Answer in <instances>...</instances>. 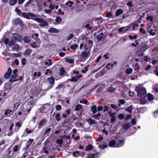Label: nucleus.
<instances>
[{"label":"nucleus","instance_id":"nucleus-1","mask_svg":"<svg viewBox=\"0 0 158 158\" xmlns=\"http://www.w3.org/2000/svg\"><path fill=\"white\" fill-rule=\"evenodd\" d=\"M135 90L137 93V95L139 96L141 98L140 102L142 104H144L145 102L142 103L141 102L142 98L143 99L146 96V91L145 88L142 86L139 85L136 87Z\"/></svg>","mask_w":158,"mask_h":158},{"label":"nucleus","instance_id":"nucleus-64","mask_svg":"<svg viewBox=\"0 0 158 158\" xmlns=\"http://www.w3.org/2000/svg\"><path fill=\"white\" fill-rule=\"evenodd\" d=\"M49 7L52 10H53L55 7V6L53 5H52V3H51L50 5L49 6Z\"/></svg>","mask_w":158,"mask_h":158},{"label":"nucleus","instance_id":"nucleus-58","mask_svg":"<svg viewBox=\"0 0 158 158\" xmlns=\"http://www.w3.org/2000/svg\"><path fill=\"white\" fill-rule=\"evenodd\" d=\"M26 60L24 58L22 59L21 60V63L23 65H24L26 64Z\"/></svg>","mask_w":158,"mask_h":158},{"label":"nucleus","instance_id":"nucleus-54","mask_svg":"<svg viewBox=\"0 0 158 158\" xmlns=\"http://www.w3.org/2000/svg\"><path fill=\"white\" fill-rule=\"evenodd\" d=\"M112 14L111 12H109L107 14H106V17L108 18H110L112 17Z\"/></svg>","mask_w":158,"mask_h":158},{"label":"nucleus","instance_id":"nucleus-16","mask_svg":"<svg viewBox=\"0 0 158 158\" xmlns=\"http://www.w3.org/2000/svg\"><path fill=\"white\" fill-rule=\"evenodd\" d=\"M123 10L121 9H118L116 11L115 13V15L116 16H118L121 14H123Z\"/></svg>","mask_w":158,"mask_h":158},{"label":"nucleus","instance_id":"nucleus-61","mask_svg":"<svg viewBox=\"0 0 158 158\" xmlns=\"http://www.w3.org/2000/svg\"><path fill=\"white\" fill-rule=\"evenodd\" d=\"M153 30L152 29H151L149 31V33L151 35H154L156 34V33L154 32H153Z\"/></svg>","mask_w":158,"mask_h":158},{"label":"nucleus","instance_id":"nucleus-3","mask_svg":"<svg viewBox=\"0 0 158 158\" xmlns=\"http://www.w3.org/2000/svg\"><path fill=\"white\" fill-rule=\"evenodd\" d=\"M34 20L40 23L39 26L41 27H45L47 26L48 25V23L47 21L43 20L40 18L35 17V19H34Z\"/></svg>","mask_w":158,"mask_h":158},{"label":"nucleus","instance_id":"nucleus-5","mask_svg":"<svg viewBox=\"0 0 158 158\" xmlns=\"http://www.w3.org/2000/svg\"><path fill=\"white\" fill-rule=\"evenodd\" d=\"M12 72V69L10 68H9L7 72L5 74L4 78L8 79L9 77Z\"/></svg>","mask_w":158,"mask_h":158},{"label":"nucleus","instance_id":"nucleus-28","mask_svg":"<svg viewBox=\"0 0 158 158\" xmlns=\"http://www.w3.org/2000/svg\"><path fill=\"white\" fill-rule=\"evenodd\" d=\"M17 0H10L9 4L10 6L14 5L17 2Z\"/></svg>","mask_w":158,"mask_h":158},{"label":"nucleus","instance_id":"nucleus-53","mask_svg":"<svg viewBox=\"0 0 158 158\" xmlns=\"http://www.w3.org/2000/svg\"><path fill=\"white\" fill-rule=\"evenodd\" d=\"M129 38L131 39V40H132L133 39H136L137 38V36L136 35H135L134 36H133L131 35H129Z\"/></svg>","mask_w":158,"mask_h":158},{"label":"nucleus","instance_id":"nucleus-49","mask_svg":"<svg viewBox=\"0 0 158 158\" xmlns=\"http://www.w3.org/2000/svg\"><path fill=\"white\" fill-rule=\"evenodd\" d=\"M78 47V45L76 44H74L71 45L70 48L73 49H75Z\"/></svg>","mask_w":158,"mask_h":158},{"label":"nucleus","instance_id":"nucleus-9","mask_svg":"<svg viewBox=\"0 0 158 158\" xmlns=\"http://www.w3.org/2000/svg\"><path fill=\"white\" fill-rule=\"evenodd\" d=\"M116 143L114 140H111L109 143V145L111 147H116Z\"/></svg>","mask_w":158,"mask_h":158},{"label":"nucleus","instance_id":"nucleus-43","mask_svg":"<svg viewBox=\"0 0 158 158\" xmlns=\"http://www.w3.org/2000/svg\"><path fill=\"white\" fill-rule=\"evenodd\" d=\"M73 35L72 34H70L68 36L66 39L67 40H69L71 39L73 37Z\"/></svg>","mask_w":158,"mask_h":158},{"label":"nucleus","instance_id":"nucleus-26","mask_svg":"<svg viewBox=\"0 0 158 158\" xmlns=\"http://www.w3.org/2000/svg\"><path fill=\"white\" fill-rule=\"evenodd\" d=\"M40 75L41 73L40 72H35L33 74L34 77H32L33 80H34L35 79V78H34V77H35L36 76L39 77L40 76Z\"/></svg>","mask_w":158,"mask_h":158},{"label":"nucleus","instance_id":"nucleus-42","mask_svg":"<svg viewBox=\"0 0 158 158\" xmlns=\"http://www.w3.org/2000/svg\"><path fill=\"white\" fill-rule=\"evenodd\" d=\"M125 103V100L123 99H121L119 100V104H118L119 106H120V104L122 105L124 104Z\"/></svg>","mask_w":158,"mask_h":158},{"label":"nucleus","instance_id":"nucleus-23","mask_svg":"<svg viewBox=\"0 0 158 158\" xmlns=\"http://www.w3.org/2000/svg\"><path fill=\"white\" fill-rule=\"evenodd\" d=\"M44 122V119H42L39 122L38 127L40 129L42 127V126Z\"/></svg>","mask_w":158,"mask_h":158},{"label":"nucleus","instance_id":"nucleus-12","mask_svg":"<svg viewBox=\"0 0 158 158\" xmlns=\"http://www.w3.org/2000/svg\"><path fill=\"white\" fill-rule=\"evenodd\" d=\"M86 121L89 125L95 124L96 123V121L90 118L87 119Z\"/></svg>","mask_w":158,"mask_h":158},{"label":"nucleus","instance_id":"nucleus-59","mask_svg":"<svg viewBox=\"0 0 158 158\" xmlns=\"http://www.w3.org/2000/svg\"><path fill=\"white\" fill-rule=\"evenodd\" d=\"M131 123L133 125H135L136 124V122L135 118H133L132 119Z\"/></svg>","mask_w":158,"mask_h":158},{"label":"nucleus","instance_id":"nucleus-31","mask_svg":"<svg viewBox=\"0 0 158 158\" xmlns=\"http://www.w3.org/2000/svg\"><path fill=\"white\" fill-rule=\"evenodd\" d=\"M56 120L59 121L60 119V114L59 113H57L55 116Z\"/></svg>","mask_w":158,"mask_h":158},{"label":"nucleus","instance_id":"nucleus-20","mask_svg":"<svg viewBox=\"0 0 158 158\" xmlns=\"http://www.w3.org/2000/svg\"><path fill=\"white\" fill-rule=\"evenodd\" d=\"M33 141L34 140L33 139H29L26 144V147L27 148H28L29 147L31 143L33 142Z\"/></svg>","mask_w":158,"mask_h":158},{"label":"nucleus","instance_id":"nucleus-57","mask_svg":"<svg viewBox=\"0 0 158 158\" xmlns=\"http://www.w3.org/2000/svg\"><path fill=\"white\" fill-rule=\"evenodd\" d=\"M36 42H34L33 43V44L32 43H31L30 45L33 48H35L37 46L36 45H35V44Z\"/></svg>","mask_w":158,"mask_h":158},{"label":"nucleus","instance_id":"nucleus-24","mask_svg":"<svg viewBox=\"0 0 158 158\" xmlns=\"http://www.w3.org/2000/svg\"><path fill=\"white\" fill-rule=\"evenodd\" d=\"M115 90V89L112 86L107 89V91L110 92H112Z\"/></svg>","mask_w":158,"mask_h":158},{"label":"nucleus","instance_id":"nucleus-33","mask_svg":"<svg viewBox=\"0 0 158 158\" xmlns=\"http://www.w3.org/2000/svg\"><path fill=\"white\" fill-rule=\"evenodd\" d=\"M96 155V154H89L88 155L87 158H95Z\"/></svg>","mask_w":158,"mask_h":158},{"label":"nucleus","instance_id":"nucleus-37","mask_svg":"<svg viewBox=\"0 0 158 158\" xmlns=\"http://www.w3.org/2000/svg\"><path fill=\"white\" fill-rule=\"evenodd\" d=\"M48 61H46L44 63V64L45 65H48L49 66H50L52 65V62L51 61V60L50 59H48Z\"/></svg>","mask_w":158,"mask_h":158},{"label":"nucleus","instance_id":"nucleus-13","mask_svg":"<svg viewBox=\"0 0 158 158\" xmlns=\"http://www.w3.org/2000/svg\"><path fill=\"white\" fill-rule=\"evenodd\" d=\"M48 31L51 33H58L59 31L56 28L52 27L51 28L48 30Z\"/></svg>","mask_w":158,"mask_h":158},{"label":"nucleus","instance_id":"nucleus-15","mask_svg":"<svg viewBox=\"0 0 158 158\" xmlns=\"http://www.w3.org/2000/svg\"><path fill=\"white\" fill-rule=\"evenodd\" d=\"M91 111L93 114L96 113L97 111V106H93L91 107Z\"/></svg>","mask_w":158,"mask_h":158},{"label":"nucleus","instance_id":"nucleus-48","mask_svg":"<svg viewBox=\"0 0 158 158\" xmlns=\"http://www.w3.org/2000/svg\"><path fill=\"white\" fill-rule=\"evenodd\" d=\"M68 80L72 82H77V81L76 78L75 77H73L71 79H69Z\"/></svg>","mask_w":158,"mask_h":158},{"label":"nucleus","instance_id":"nucleus-29","mask_svg":"<svg viewBox=\"0 0 158 158\" xmlns=\"http://www.w3.org/2000/svg\"><path fill=\"white\" fill-rule=\"evenodd\" d=\"M19 46L17 44H16L12 48L13 50H15L17 51L19 49Z\"/></svg>","mask_w":158,"mask_h":158},{"label":"nucleus","instance_id":"nucleus-56","mask_svg":"<svg viewBox=\"0 0 158 158\" xmlns=\"http://www.w3.org/2000/svg\"><path fill=\"white\" fill-rule=\"evenodd\" d=\"M132 117V116L131 114H128L127 116L125 118V119L126 120H127L131 118Z\"/></svg>","mask_w":158,"mask_h":158},{"label":"nucleus","instance_id":"nucleus-36","mask_svg":"<svg viewBox=\"0 0 158 158\" xmlns=\"http://www.w3.org/2000/svg\"><path fill=\"white\" fill-rule=\"evenodd\" d=\"M56 142L58 144L60 145V146H59L61 147V145L63 142V141L62 139H57L56 140Z\"/></svg>","mask_w":158,"mask_h":158},{"label":"nucleus","instance_id":"nucleus-63","mask_svg":"<svg viewBox=\"0 0 158 158\" xmlns=\"http://www.w3.org/2000/svg\"><path fill=\"white\" fill-rule=\"evenodd\" d=\"M147 19L150 20V21L152 22L153 21V18L152 16H149L147 17Z\"/></svg>","mask_w":158,"mask_h":158},{"label":"nucleus","instance_id":"nucleus-55","mask_svg":"<svg viewBox=\"0 0 158 158\" xmlns=\"http://www.w3.org/2000/svg\"><path fill=\"white\" fill-rule=\"evenodd\" d=\"M140 32L144 34H145L146 33V31H145L143 29V28H141L139 29Z\"/></svg>","mask_w":158,"mask_h":158},{"label":"nucleus","instance_id":"nucleus-27","mask_svg":"<svg viewBox=\"0 0 158 158\" xmlns=\"http://www.w3.org/2000/svg\"><path fill=\"white\" fill-rule=\"evenodd\" d=\"M15 23H16L19 24L21 25H22L23 24V23L22 21L19 18H17L16 19Z\"/></svg>","mask_w":158,"mask_h":158},{"label":"nucleus","instance_id":"nucleus-25","mask_svg":"<svg viewBox=\"0 0 158 158\" xmlns=\"http://www.w3.org/2000/svg\"><path fill=\"white\" fill-rule=\"evenodd\" d=\"M82 106L81 105L78 104L76 106L75 110L76 111H79L82 108Z\"/></svg>","mask_w":158,"mask_h":158},{"label":"nucleus","instance_id":"nucleus-14","mask_svg":"<svg viewBox=\"0 0 158 158\" xmlns=\"http://www.w3.org/2000/svg\"><path fill=\"white\" fill-rule=\"evenodd\" d=\"M32 52V49H27L24 52V55L26 56H29L30 55Z\"/></svg>","mask_w":158,"mask_h":158},{"label":"nucleus","instance_id":"nucleus-52","mask_svg":"<svg viewBox=\"0 0 158 158\" xmlns=\"http://www.w3.org/2000/svg\"><path fill=\"white\" fill-rule=\"evenodd\" d=\"M87 101L85 99H84L83 101L81 100L79 101V102L81 103H84L85 104H86L87 103Z\"/></svg>","mask_w":158,"mask_h":158},{"label":"nucleus","instance_id":"nucleus-40","mask_svg":"<svg viewBox=\"0 0 158 158\" xmlns=\"http://www.w3.org/2000/svg\"><path fill=\"white\" fill-rule=\"evenodd\" d=\"M92 145L91 144L89 145L86 146L85 150L86 151L90 150H91L92 149Z\"/></svg>","mask_w":158,"mask_h":158},{"label":"nucleus","instance_id":"nucleus-11","mask_svg":"<svg viewBox=\"0 0 158 158\" xmlns=\"http://www.w3.org/2000/svg\"><path fill=\"white\" fill-rule=\"evenodd\" d=\"M116 114L115 113H113L112 114L110 115V117H111V122L112 123H114L116 120V117L114 116Z\"/></svg>","mask_w":158,"mask_h":158},{"label":"nucleus","instance_id":"nucleus-51","mask_svg":"<svg viewBox=\"0 0 158 158\" xmlns=\"http://www.w3.org/2000/svg\"><path fill=\"white\" fill-rule=\"evenodd\" d=\"M62 137L63 138L66 139V140L69 139L70 138L69 135H65L62 136Z\"/></svg>","mask_w":158,"mask_h":158},{"label":"nucleus","instance_id":"nucleus-4","mask_svg":"<svg viewBox=\"0 0 158 158\" xmlns=\"http://www.w3.org/2000/svg\"><path fill=\"white\" fill-rule=\"evenodd\" d=\"M12 39L15 41H18L20 42L23 40L22 37L20 35L17 33H15L13 34Z\"/></svg>","mask_w":158,"mask_h":158},{"label":"nucleus","instance_id":"nucleus-32","mask_svg":"<svg viewBox=\"0 0 158 158\" xmlns=\"http://www.w3.org/2000/svg\"><path fill=\"white\" fill-rule=\"evenodd\" d=\"M65 73V71L63 68H61L60 69L59 74L60 75H63Z\"/></svg>","mask_w":158,"mask_h":158},{"label":"nucleus","instance_id":"nucleus-19","mask_svg":"<svg viewBox=\"0 0 158 158\" xmlns=\"http://www.w3.org/2000/svg\"><path fill=\"white\" fill-rule=\"evenodd\" d=\"M55 21L57 23V24H59L61 23L62 21L61 18L59 16H57L56 18Z\"/></svg>","mask_w":158,"mask_h":158},{"label":"nucleus","instance_id":"nucleus-7","mask_svg":"<svg viewBox=\"0 0 158 158\" xmlns=\"http://www.w3.org/2000/svg\"><path fill=\"white\" fill-rule=\"evenodd\" d=\"M125 141L123 139L119 140L116 143V147H121L124 144Z\"/></svg>","mask_w":158,"mask_h":158},{"label":"nucleus","instance_id":"nucleus-39","mask_svg":"<svg viewBox=\"0 0 158 158\" xmlns=\"http://www.w3.org/2000/svg\"><path fill=\"white\" fill-rule=\"evenodd\" d=\"M15 41L12 39L10 41L9 43L8 46L9 47H11L15 43Z\"/></svg>","mask_w":158,"mask_h":158},{"label":"nucleus","instance_id":"nucleus-38","mask_svg":"<svg viewBox=\"0 0 158 158\" xmlns=\"http://www.w3.org/2000/svg\"><path fill=\"white\" fill-rule=\"evenodd\" d=\"M133 110L132 106H131L126 109V110L130 113L132 112Z\"/></svg>","mask_w":158,"mask_h":158},{"label":"nucleus","instance_id":"nucleus-62","mask_svg":"<svg viewBox=\"0 0 158 158\" xmlns=\"http://www.w3.org/2000/svg\"><path fill=\"white\" fill-rule=\"evenodd\" d=\"M127 6L131 7L133 6V4L131 2H129L127 3Z\"/></svg>","mask_w":158,"mask_h":158},{"label":"nucleus","instance_id":"nucleus-30","mask_svg":"<svg viewBox=\"0 0 158 158\" xmlns=\"http://www.w3.org/2000/svg\"><path fill=\"white\" fill-rule=\"evenodd\" d=\"M48 80L51 84H53L54 82V79L53 77H50L48 78Z\"/></svg>","mask_w":158,"mask_h":158},{"label":"nucleus","instance_id":"nucleus-2","mask_svg":"<svg viewBox=\"0 0 158 158\" xmlns=\"http://www.w3.org/2000/svg\"><path fill=\"white\" fill-rule=\"evenodd\" d=\"M21 15L24 18H26L27 19H32L34 20L35 18L38 16L37 15H35L31 12H29L27 13H21Z\"/></svg>","mask_w":158,"mask_h":158},{"label":"nucleus","instance_id":"nucleus-35","mask_svg":"<svg viewBox=\"0 0 158 158\" xmlns=\"http://www.w3.org/2000/svg\"><path fill=\"white\" fill-rule=\"evenodd\" d=\"M73 3V2L69 0L65 3L66 5H68L69 7H71L72 6V4Z\"/></svg>","mask_w":158,"mask_h":158},{"label":"nucleus","instance_id":"nucleus-47","mask_svg":"<svg viewBox=\"0 0 158 158\" xmlns=\"http://www.w3.org/2000/svg\"><path fill=\"white\" fill-rule=\"evenodd\" d=\"M125 117L124 115L123 114H120L118 116V118L120 119H123Z\"/></svg>","mask_w":158,"mask_h":158},{"label":"nucleus","instance_id":"nucleus-22","mask_svg":"<svg viewBox=\"0 0 158 158\" xmlns=\"http://www.w3.org/2000/svg\"><path fill=\"white\" fill-rule=\"evenodd\" d=\"M23 40L25 43H29L31 41V39L29 37L26 36L24 37Z\"/></svg>","mask_w":158,"mask_h":158},{"label":"nucleus","instance_id":"nucleus-17","mask_svg":"<svg viewBox=\"0 0 158 158\" xmlns=\"http://www.w3.org/2000/svg\"><path fill=\"white\" fill-rule=\"evenodd\" d=\"M65 61L66 62H68L70 64L73 63L74 62V60L73 59L68 57L65 58Z\"/></svg>","mask_w":158,"mask_h":158},{"label":"nucleus","instance_id":"nucleus-60","mask_svg":"<svg viewBox=\"0 0 158 158\" xmlns=\"http://www.w3.org/2000/svg\"><path fill=\"white\" fill-rule=\"evenodd\" d=\"M87 42L90 45V47H91L92 46H93L92 44H93V41L92 40H89L87 41Z\"/></svg>","mask_w":158,"mask_h":158},{"label":"nucleus","instance_id":"nucleus-10","mask_svg":"<svg viewBox=\"0 0 158 158\" xmlns=\"http://www.w3.org/2000/svg\"><path fill=\"white\" fill-rule=\"evenodd\" d=\"M131 124L129 123H125L123 126V128L126 130H127L129 128L131 127Z\"/></svg>","mask_w":158,"mask_h":158},{"label":"nucleus","instance_id":"nucleus-6","mask_svg":"<svg viewBox=\"0 0 158 158\" xmlns=\"http://www.w3.org/2000/svg\"><path fill=\"white\" fill-rule=\"evenodd\" d=\"M90 56V53L89 52H87L84 51L82 52L81 54V56L82 58H86L89 57Z\"/></svg>","mask_w":158,"mask_h":158},{"label":"nucleus","instance_id":"nucleus-34","mask_svg":"<svg viewBox=\"0 0 158 158\" xmlns=\"http://www.w3.org/2000/svg\"><path fill=\"white\" fill-rule=\"evenodd\" d=\"M73 156L77 157L79 155V152L78 151L74 152L73 153Z\"/></svg>","mask_w":158,"mask_h":158},{"label":"nucleus","instance_id":"nucleus-44","mask_svg":"<svg viewBox=\"0 0 158 158\" xmlns=\"http://www.w3.org/2000/svg\"><path fill=\"white\" fill-rule=\"evenodd\" d=\"M133 70L132 69L130 68L127 69L126 70V73L127 74H130L132 73Z\"/></svg>","mask_w":158,"mask_h":158},{"label":"nucleus","instance_id":"nucleus-18","mask_svg":"<svg viewBox=\"0 0 158 158\" xmlns=\"http://www.w3.org/2000/svg\"><path fill=\"white\" fill-rule=\"evenodd\" d=\"M103 33H101L100 34L97 36V39L99 41L102 40L103 37Z\"/></svg>","mask_w":158,"mask_h":158},{"label":"nucleus","instance_id":"nucleus-41","mask_svg":"<svg viewBox=\"0 0 158 158\" xmlns=\"http://www.w3.org/2000/svg\"><path fill=\"white\" fill-rule=\"evenodd\" d=\"M55 108L56 110L59 111L61 109V106L60 105H58L56 106Z\"/></svg>","mask_w":158,"mask_h":158},{"label":"nucleus","instance_id":"nucleus-46","mask_svg":"<svg viewBox=\"0 0 158 158\" xmlns=\"http://www.w3.org/2000/svg\"><path fill=\"white\" fill-rule=\"evenodd\" d=\"M12 110H6L5 113V115H7L8 114H10V113L12 112Z\"/></svg>","mask_w":158,"mask_h":158},{"label":"nucleus","instance_id":"nucleus-45","mask_svg":"<svg viewBox=\"0 0 158 158\" xmlns=\"http://www.w3.org/2000/svg\"><path fill=\"white\" fill-rule=\"evenodd\" d=\"M19 146L17 145H15L13 148V151L14 152H16L19 150Z\"/></svg>","mask_w":158,"mask_h":158},{"label":"nucleus","instance_id":"nucleus-21","mask_svg":"<svg viewBox=\"0 0 158 158\" xmlns=\"http://www.w3.org/2000/svg\"><path fill=\"white\" fill-rule=\"evenodd\" d=\"M147 97L148 99L150 101H152L154 98L153 96L150 93L148 94Z\"/></svg>","mask_w":158,"mask_h":158},{"label":"nucleus","instance_id":"nucleus-50","mask_svg":"<svg viewBox=\"0 0 158 158\" xmlns=\"http://www.w3.org/2000/svg\"><path fill=\"white\" fill-rule=\"evenodd\" d=\"M15 11L19 15H20L21 14V10H19L17 7H16L15 9Z\"/></svg>","mask_w":158,"mask_h":158},{"label":"nucleus","instance_id":"nucleus-8","mask_svg":"<svg viewBox=\"0 0 158 158\" xmlns=\"http://www.w3.org/2000/svg\"><path fill=\"white\" fill-rule=\"evenodd\" d=\"M18 76L17 74H13L11 76V78L10 79V82L12 83L14 82L15 81H17L18 80V79H15Z\"/></svg>","mask_w":158,"mask_h":158}]
</instances>
